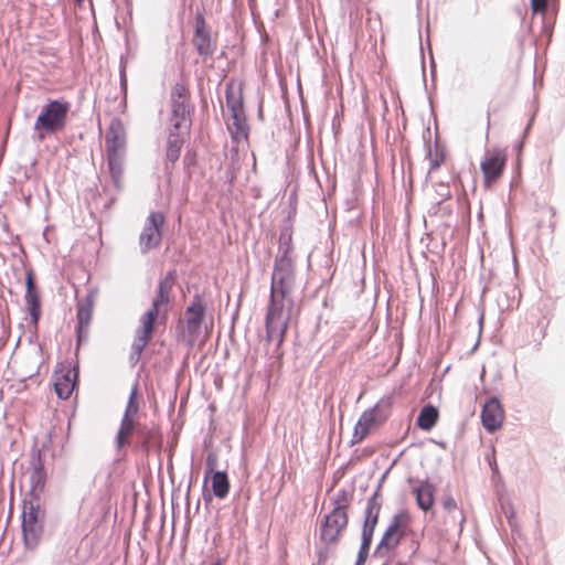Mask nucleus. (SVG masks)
I'll return each mask as SVG.
<instances>
[{
	"mask_svg": "<svg viewBox=\"0 0 565 565\" xmlns=\"http://www.w3.org/2000/svg\"><path fill=\"white\" fill-rule=\"evenodd\" d=\"M296 276V262L274 259L265 330L267 340H277V345L282 343L288 327L289 317L281 321L282 312L287 310L290 315L295 306Z\"/></svg>",
	"mask_w": 565,
	"mask_h": 565,
	"instance_id": "1",
	"label": "nucleus"
},
{
	"mask_svg": "<svg viewBox=\"0 0 565 565\" xmlns=\"http://www.w3.org/2000/svg\"><path fill=\"white\" fill-rule=\"evenodd\" d=\"M126 148V129L122 120L118 117L110 119L105 134V149L107 167L111 182L117 190L121 189L122 160Z\"/></svg>",
	"mask_w": 565,
	"mask_h": 565,
	"instance_id": "2",
	"label": "nucleus"
},
{
	"mask_svg": "<svg viewBox=\"0 0 565 565\" xmlns=\"http://www.w3.org/2000/svg\"><path fill=\"white\" fill-rule=\"evenodd\" d=\"M409 520V514L406 511H399L393 515L373 552V557H385L401 544L403 537L411 531Z\"/></svg>",
	"mask_w": 565,
	"mask_h": 565,
	"instance_id": "3",
	"label": "nucleus"
},
{
	"mask_svg": "<svg viewBox=\"0 0 565 565\" xmlns=\"http://www.w3.org/2000/svg\"><path fill=\"white\" fill-rule=\"evenodd\" d=\"M391 406V397H384L373 407L364 411L354 426L350 445L353 446L361 443L370 434L374 425L385 422L390 415Z\"/></svg>",
	"mask_w": 565,
	"mask_h": 565,
	"instance_id": "4",
	"label": "nucleus"
},
{
	"mask_svg": "<svg viewBox=\"0 0 565 565\" xmlns=\"http://www.w3.org/2000/svg\"><path fill=\"white\" fill-rule=\"evenodd\" d=\"M67 113V103L53 100L44 106L34 124V129L39 131V138L43 139L45 134H53L63 129L66 124Z\"/></svg>",
	"mask_w": 565,
	"mask_h": 565,
	"instance_id": "5",
	"label": "nucleus"
},
{
	"mask_svg": "<svg viewBox=\"0 0 565 565\" xmlns=\"http://www.w3.org/2000/svg\"><path fill=\"white\" fill-rule=\"evenodd\" d=\"M73 291L75 294V298L77 299V310H76V349L74 354L77 355V350L83 344H85L88 340L89 334V324L93 318V309H94V302L95 297L97 294L96 288L88 289L86 296L82 299H78V291L75 287V284L73 282Z\"/></svg>",
	"mask_w": 565,
	"mask_h": 565,
	"instance_id": "6",
	"label": "nucleus"
},
{
	"mask_svg": "<svg viewBox=\"0 0 565 565\" xmlns=\"http://www.w3.org/2000/svg\"><path fill=\"white\" fill-rule=\"evenodd\" d=\"M387 473L388 470L382 475L374 493L367 499L366 507L364 510V520L361 532V544L359 550L370 552L373 542L374 531L379 523L380 511L382 508V504L379 501L380 491L382 488V482L387 476Z\"/></svg>",
	"mask_w": 565,
	"mask_h": 565,
	"instance_id": "7",
	"label": "nucleus"
},
{
	"mask_svg": "<svg viewBox=\"0 0 565 565\" xmlns=\"http://www.w3.org/2000/svg\"><path fill=\"white\" fill-rule=\"evenodd\" d=\"M164 223V214L160 211H152L148 215L139 235V247L142 255L160 246L163 237Z\"/></svg>",
	"mask_w": 565,
	"mask_h": 565,
	"instance_id": "8",
	"label": "nucleus"
},
{
	"mask_svg": "<svg viewBox=\"0 0 565 565\" xmlns=\"http://www.w3.org/2000/svg\"><path fill=\"white\" fill-rule=\"evenodd\" d=\"M349 524V514L347 511H335L331 509L326 513L319 526V540L321 543H338L342 532Z\"/></svg>",
	"mask_w": 565,
	"mask_h": 565,
	"instance_id": "9",
	"label": "nucleus"
},
{
	"mask_svg": "<svg viewBox=\"0 0 565 565\" xmlns=\"http://www.w3.org/2000/svg\"><path fill=\"white\" fill-rule=\"evenodd\" d=\"M206 303L201 294L196 292L193 295L192 301L185 309V327H182V335L185 334L192 342L200 333L201 327L205 320ZM182 324V322H180Z\"/></svg>",
	"mask_w": 565,
	"mask_h": 565,
	"instance_id": "10",
	"label": "nucleus"
},
{
	"mask_svg": "<svg viewBox=\"0 0 565 565\" xmlns=\"http://www.w3.org/2000/svg\"><path fill=\"white\" fill-rule=\"evenodd\" d=\"M22 532L26 547L34 548L42 533V521L40 509L32 502L24 503L22 513Z\"/></svg>",
	"mask_w": 565,
	"mask_h": 565,
	"instance_id": "11",
	"label": "nucleus"
},
{
	"mask_svg": "<svg viewBox=\"0 0 565 565\" xmlns=\"http://www.w3.org/2000/svg\"><path fill=\"white\" fill-rule=\"evenodd\" d=\"M507 154L501 149L487 151L481 163L480 169L483 174V181L487 186L497 182L505 168Z\"/></svg>",
	"mask_w": 565,
	"mask_h": 565,
	"instance_id": "12",
	"label": "nucleus"
},
{
	"mask_svg": "<svg viewBox=\"0 0 565 565\" xmlns=\"http://www.w3.org/2000/svg\"><path fill=\"white\" fill-rule=\"evenodd\" d=\"M483 428L493 434L499 430L504 420V411L499 397L491 396L481 408L480 414Z\"/></svg>",
	"mask_w": 565,
	"mask_h": 565,
	"instance_id": "13",
	"label": "nucleus"
},
{
	"mask_svg": "<svg viewBox=\"0 0 565 565\" xmlns=\"http://www.w3.org/2000/svg\"><path fill=\"white\" fill-rule=\"evenodd\" d=\"M52 385L60 399L66 401L71 397V364L60 362L52 375Z\"/></svg>",
	"mask_w": 565,
	"mask_h": 565,
	"instance_id": "14",
	"label": "nucleus"
},
{
	"mask_svg": "<svg viewBox=\"0 0 565 565\" xmlns=\"http://www.w3.org/2000/svg\"><path fill=\"white\" fill-rule=\"evenodd\" d=\"M292 225L285 222L279 228L278 249L275 260L296 262L292 242Z\"/></svg>",
	"mask_w": 565,
	"mask_h": 565,
	"instance_id": "15",
	"label": "nucleus"
},
{
	"mask_svg": "<svg viewBox=\"0 0 565 565\" xmlns=\"http://www.w3.org/2000/svg\"><path fill=\"white\" fill-rule=\"evenodd\" d=\"M191 106L189 99H178L171 103V122L174 131L183 128L189 131L191 127L190 119Z\"/></svg>",
	"mask_w": 565,
	"mask_h": 565,
	"instance_id": "16",
	"label": "nucleus"
},
{
	"mask_svg": "<svg viewBox=\"0 0 565 565\" xmlns=\"http://www.w3.org/2000/svg\"><path fill=\"white\" fill-rule=\"evenodd\" d=\"M150 315L147 319H140V327L136 332V340L131 345V360L138 361L145 347L151 341L153 334V323L150 322Z\"/></svg>",
	"mask_w": 565,
	"mask_h": 565,
	"instance_id": "17",
	"label": "nucleus"
},
{
	"mask_svg": "<svg viewBox=\"0 0 565 565\" xmlns=\"http://www.w3.org/2000/svg\"><path fill=\"white\" fill-rule=\"evenodd\" d=\"M183 142L184 140L179 131H170L166 148V173L170 174L174 163L179 160Z\"/></svg>",
	"mask_w": 565,
	"mask_h": 565,
	"instance_id": "18",
	"label": "nucleus"
},
{
	"mask_svg": "<svg viewBox=\"0 0 565 565\" xmlns=\"http://www.w3.org/2000/svg\"><path fill=\"white\" fill-rule=\"evenodd\" d=\"M413 493L420 510L427 512L433 509L435 504V486L428 478L420 480L418 487L413 489Z\"/></svg>",
	"mask_w": 565,
	"mask_h": 565,
	"instance_id": "19",
	"label": "nucleus"
},
{
	"mask_svg": "<svg viewBox=\"0 0 565 565\" xmlns=\"http://www.w3.org/2000/svg\"><path fill=\"white\" fill-rule=\"evenodd\" d=\"M225 100L231 115L245 111L242 87L238 85L235 89V83L233 81L225 85Z\"/></svg>",
	"mask_w": 565,
	"mask_h": 565,
	"instance_id": "20",
	"label": "nucleus"
},
{
	"mask_svg": "<svg viewBox=\"0 0 565 565\" xmlns=\"http://www.w3.org/2000/svg\"><path fill=\"white\" fill-rule=\"evenodd\" d=\"M170 291L171 289L169 287H166L164 282L163 284H158V287H157V295L156 297L152 299V302H151V308L148 309L142 316L140 319H143L146 320L147 319V316L150 315V322L154 324L158 316H159V308L163 305H167L169 303L170 301Z\"/></svg>",
	"mask_w": 565,
	"mask_h": 565,
	"instance_id": "21",
	"label": "nucleus"
},
{
	"mask_svg": "<svg viewBox=\"0 0 565 565\" xmlns=\"http://www.w3.org/2000/svg\"><path fill=\"white\" fill-rule=\"evenodd\" d=\"M211 481V489L217 499H225L231 490V482L226 470L216 471L209 475Z\"/></svg>",
	"mask_w": 565,
	"mask_h": 565,
	"instance_id": "22",
	"label": "nucleus"
},
{
	"mask_svg": "<svg viewBox=\"0 0 565 565\" xmlns=\"http://www.w3.org/2000/svg\"><path fill=\"white\" fill-rule=\"evenodd\" d=\"M438 418V408L433 404L428 403L420 409L416 418V425L424 431H430L436 426Z\"/></svg>",
	"mask_w": 565,
	"mask_h": 565,
	"instance_id": "23",
	"label": "nucleus"
},
{
	"mask_svg": "<svg viewBox=\"0 0 565 565\" xmlns=\"http://www.w3.org/2000/svg\"><path fill=\"white\" fill-rule=\"evenodd\" d=\"M137 423L132 417L124 414L119 429L116 434L115 443L118 450L122 449L130 443V437L136 429Z\"/></svg>",
	"mask_w": 565,
	"mask_h": 565,
	"instance_id": "24",
	"label": "nucleus"
},
{
	"mask_svg": "<svg viewBox=\"0 0 565 565\" xmlns=\"http://www.w3.org/2000/svg\"><path fill=\"white\" fill-rule=\"evenodd\" d=\"M29 481L31 484V494L38 498L43 491L45 483V472L40 460L32 462V470L30 472Z\"/></svg>",
	"mask_w": 565,
	"mask_h": 565,
	"instance_id": "25",
	"label": "nucleus"
},
{
	"mask_svg": "<svg viewBox=\"0 0 565 565\" xmlns=\"http://www.w3.org/2000/svg\"><path fill=\"white\" fill-rule=\"evenodd\" d=\"M231 117L233 119V126L235 129L231 132L232 140L235 142H239L242 139L247 140L249 127L245 111L232 114Z\"/></svg>",
	"mask_w": 565,
	"mask_h": 565,
	"instance_id": "26",
	"label": "nucleus"
},
{
	"mask_svg": "<svg viewBox=\"0 0 565 565\" xmlns=\"http://www.w3.org/2000/svg\"><path fill=\"white\" fill-rule=\"evenodd\" d=\"M354 495V488L351 487L350 489L342 488L338 490L334 497L331 498L330 502L332 505V509L335 511H347L349 514V510L351 507V503L353 501Z\"/></svg>",
	"mask_w": 565,
	"mask_h": 565,
	"instance_id": "27",
	"label": "nucleus"
},
{
	"mask_svg": "<svg viewBox=\"0 0 565 565\" xmlns=\"http://www.w3.org/2000/svg\"><path fill=\"white\" fill-rule=\"evenodd\" d=\"M423 140H424V146H425L426 151H427V157L429 158V161H430V169L434 170V169L439 168L440 164L445 160V154H444L443 151H438V149H436V153H435V156H433V152H431V131H430L429 127L424 129V131H423Z\"/></svg>",
	"mask_w": 565,
	"mask_h": 565,
	"instance_id": "28",
	"label": "nucleus"
},
{
	"mask_svg": "<svg viewBox=\"0 0 565 565\" xmlns=\"http://www.w3.org/2000/svg\"><path fill=\"white\" fill-rule=\"evenodd\" d=\"M216 38H192V43L201 56H212L215 49Z\"/></svg>",
	"mask_w": 565,
	"mask_h": 565,
	"instance_id": "29",
	"label": "nucleus"
},
{
	"mask_svg": "<svg viewBox=\"0 0 565 565\" xmlns=\"http://www.w3.org/2000/svg\"><path fill=\"white\" fill-rule=\"evenodd\" d=\"M25 301L29 307L31 319L33 323H36L40 317V298L38 290L26 291Z\"/></svg>",
	"mask_w": 565,
	"mask_h": 565,
	"instance_id": "30",
	"label": "nucleus"
},
{
	"mask_svg": "<svg viewBox=\"0 0 565 565\" xmlns=\"http://www.w3.org/2000/svg\"><path fill=\"white\" fill-rule=\"evenodd\" d=\"M183 169L188 179H191L198 167V152L194 149H188L183 156Z\"/></svg>",
	"mask_w": 565,
	"mask_h": 565,
	"instance_id": "31",
	"label": "nucleus"
},
{
	"mask_svg": "<svg viewBox=\"0 0 565 565\" xmlns=\"http://www.w3.org/2000/svg\"><path fill=\"white\" fill-rule=\"evenodd\" d=\"M484 459L491 469L492 481L500 482L502 480V478H501V473H500V470H499V467L497 463V459H495V449L491 448V450L486 454Z\"/></svg>",
	"mask_w": 565,
	"mask_h": 565,
	"instance_id": "32",
	"label": "nucleus"
},
{
	"mask_svg": "<svg viewBox=\"0 0 565 565\" xmlns=\"http://www.w3.org/2000/svg\"><path fill=\"white\" fill-rule=\"evenodd\" d=\"M125 53L120 55L119 63H125V66H127L136 57L137 47L130 42L129 38H125Z\"/></svg>",
	"mask_w": 565,
	"mask_h": 565,
	"instance_id": "33",
	"label": "nucleus"
},
{
	"mask_svg": "<svg viewBox=\"0 0 565 565\" xmlns=\"http://www.w3.org/2000/svg\"><path fill=\"white\" fill-rule=\"evenodd\" d=\"M137 390H138V383H136L130 392V395H129V398H128V403H127V406H126V409H125V413L124 414H127L128 417H132L131 415L132 414H136L138 411H139V404L136 399V395H137Z\"/></svg>",
	"mask_w": 565,
	"mask_h": 565,
	"instance_id": "34",
	"label": "nucleus"
},
{
	"mask_svg": "<svg viewBox=\"0 0 565 565\" xmlns=\"http://www.w3.org/2000/svg\"><path fill=\"white\" fill-rule=\"evenodd\" d=\"M217 465V456L214 452H209L205 459L204 478L205 483H209V475L216 472L215 467Z\"/></svg>",
	"mask_w": 565,
	"mask_h": 565,
	"instance_id": "35",
	"label": "nucleus"
},
{
	"mask_svg": "<svg viewBox=\"0 0 565 565\" xmlns=\"http://www.w3.org/2000/svg\"><path fill=\"white\" fill-rule=\"evenodd\" d=\"M241 166L227 164L226 170L224 172L225 181L230 184H233L237 178V172L239 171Z\"/></svg>",
	"mask_w": 565,
	"mask_h": 565,
	"instance_id": "36",
	"label": "nucleus"
},
{
	"mask_svg": "<svg viewBox=\"0 0 565 565\" xmlns=\"http://www.w3.org/2000/svg\"><path fill=\"white\" fill-rule=\"evenodd\" d=\"M548 0H531V8L534 13H545Z\"/></svg>",
	"mask_w": 565,
	"mask_h": 565,
	"instance_id": "37",
	"label": "nucleus"
},
{
	"mask_svg": "<svg viewBox=\"0 0 565 565\" xmlns=\"http://www.w3.org/2000/svg\"><path fill=\"white\" fill-rule=\"evenodd\" d=\"M178 99H188L186 90L183 86L177 84L171 92V102Z\"/></svg>",
	"mask_w": 565,
	"mask_h": 565,
	"instance_id": "38",
	"label": "nucleus"
},
{
	"mask_svg": "<svg viewBox=\"0 0 565 565\" xmlns=\"http://www.w3.org/2000/svg\"><path fill=\"white\" fill-rule=\"evenodd\" d=\"M177 279V270L175 269H171L169 270L166 276L163 278H161L159 280L158 284H163L166 285V287H169L170 289L172 288V285L174 284Z\"/></svg>",
	"mask_w": 565,
	"mask_h": 565,
	"instance_id": "39",
	"label": "nucleus"
},
{
	"mask_svg": "<svg viewBox=\"0 0 565 565\" xmlns=\"http://www.w3.org/2000/svg\"><path fill=\"white\" fill-rule=\"evenodd\" d=\"M215 495L213 494V490H209L207 488V483H205V479H203V483H202V498L204 500L205 503H211L213 498Z\"/></svg>",
	"mask_w": 565,
	"mask_h": 565,
	"instance_id": "40",
	"label": "nucleus"
},
{
	"mask_svg": "<svg viewBox=\"0 0 565 565\" xmlns=\"http://www.w3.org/2000/svg\"><path fill=\"white\" fill-rule=\"evenodd\" d=\"M25 285H26V291H31V290H35L36 289L34 273L32 270H28L26 271Z\"/></svg>",
	"mask_w": 565,
	"mask_h": 565,
	"instance_id": "41",
	"label": "nucleus"
},
{
	"mask_svg": "<svg viewBox=\"0 0 565 565\" xmlns=\"http://www.w3.org/2000/svg\"><path fill=\"white\" fill-rule=\"evenodd\" d=\"M443 507L446 511H452L456 509L457 503L451 495H446L443 498Z\"/></svg>",
	"mask_w": 565,
	"mask_h": 565,
	"instance_id": "42",
	"label": "nucleus"
},
{
	"mask_svg": "<svg viewBox=\"0 0 565 565\" xmlns=\"http://www.w3.org/2000/svg\"><path fill=\"white\" fill-rule=\"evenodd\" d=\"M79 382L78 362L73 360V392L77 388Z\"/></svg>",
	"mask_w": 565,
	"mask_h": 565,
	"instance_id": "43",
	"label": "nucleus"
},
{
	"mask_svg": "<svg viewBox=\"0 0 565 565\" xmlns=\"http://www.w3.org/2000/svg\"><path fill=\"white\" fill-rule=\"evenodd\" d=\"M126 70H127V66H125V63H119V79H120V87L122 89H126V87H127Z\"/></svg>",
	"mask_w": 565,
	"mask_h": 565,
	"instance_id": "44",
	"label": "nucleus"
},
{
	"mask_svg": "<svg viewBox=\"0 0 565 565\" xmlns=\"http://www.w3.org/2000/svg\"><path fill=\"white\" fill-rule=\"evenodd\" d=\"M228 164L239 166V152L237 147L230 149V162Z\"/></svg>",
	"mask_w": 565,
	"mask_h": 565,
	"instance_id": "45",
	"label": "nucleus"
},
{
	"mask_svg": "<svg viewBox=\"0 0 565 565\" xmlns=\"http://www.w3.org/2000/svg\"><path fill=\"white\" fill-rule=\"evenodd\" d=\"M426 46L429 50V54H430V73H431V77L434 79L435 75H436V64H435V61H434V57H433L430 38H426Z\"/></svg>",
	"mask_w": 565,
	"mask_h": 565,
	"instance_id": "46",
	"label": "nucleus"
},
{
	"mask_svg": "<svg viewBox=\"0 0 565 565\" xmlns=\"http://www.w3.org/2000/svg\"><path fill=\"white\" fill-rule=\"evenodd\" d=\"M369 554H370L369 551L359 550L354 565H364V563L366 562V559L369 557Z\"/></svg>",
	"mask_w": 565,
	"mask_h": 565,
	"instance_id": "47",
	"label": "nucleus"
},
{
	"mask_svg": "<svg viewBox=\"0 0 565 565\" xmlns=\"http://www.w3.org/2000/svg\"><path fill=\"white\" fill-rule=\"evenodd\" d=\"M446 189H447L446 185H441V191L439 192V195L445 199H449L451 194L448 190L445 192L444 190H446Z\"/></svg>",
	"mask_w": 565,
	"mask_h": 565,
	"instance_id": "48",
	"label": "nucleus"
},
{
	"mask_svg": "<svg viewBox=\"0 0 565 565\" xmlns=\"http://www.w3.org/2000/svg\"><path fill=\"white\" fill-rule=\"evenodd\" d=\"M419 50H420V54H422V60L424 61V43H423V36H419Z\"/></svg>",
	"mask_w": 565,
	"mask_h": 565,
	"instance_id": "49",
	"label": "nucleus"
},
{
	"mask_svg": "<svg viewBox=\"0 0 565 565\" xmlns=\"http://www.w3.org/2000/svg\"><path fill=\"white\" fill-rule=\"evenodd\" d=\"M212 565H224V561H223V558H217V559H215V561L213 562V564H212Z\"/></svg>",
	"mask_w": 565,
	"mask_h": 565,
	"instance_id": "50",
	"label": "nucleus"
},
{
	"mask_svg": "<svg viewBox=\"0 0 565 565\" xmlns=\"http://www.w3.org/2000/svg\"><path fill=\"white\" fill-rule=\"evenodd\" d=\"M532 122H533V117L529 120V122H527V125H526V127H525V130H524L525 132H527V131H529V129H530V128H531V126H532Z\"/></svg>",
	"mask_w": 565,
	"mask_h": 565,
	"instance_id": "51",
	"label": "nucleus"
},
{
	"mask_svg": "<svg viewBox=\"0 0 565 565\" xmlns=\"http://www.w3.org/2000/svg\"><path fill=\"white\" fill-rule=\"evenodd\" d=\"M514 516L513 510L510 512V514H507V519L509 520V523H511V519Z\"/></svg>",
	"mask_w": 565,
	"mask_h": 565,
	"instance_id": "52",
	"label": "nucleus"
},
{
	"mask_svg": "<svg viewBox=\"0 0 565 565\" xmlns=\"http://www.w3.org/2000/svg\"><path fill=\"white\" fill-rule=\"evenodd\" d=\"M260 39H262V42H263V43H267V41H268L270 38L262 36Z\"/></svg>",
	"mask_w": 565,
	"mask_h": 565,
	"instance_id": "53",
	"label": "nucleus"
},
{
	"mask_svg": "<svg viewBox=\"0 0 565 565\" xmlns=\"http://www.w3.org/2000/svg\"><path fill=\"white\" fill-rule=\"evenodd\" d=\"M78 2V4H82L85 0H76ZM89 4H92V1L88 0Z\"/></svg>",
	"mask_w": 565,
	"mask_h": 565,
	"instance_id": "54",
	"label": "nucleus"
},
{
	"mask_svg": "<svg viewBox=\"0 0 565 565\" xmlns=\"http://www.w3.org/2000/svg\"><path fill=\"white\" fill-rule=\"evenodd\" d=\"M318 40H319V42L323 45V40H324V38L319 36V38H318Z\"/></svg>",
	"mask_w": 565,
	"mask_h": 565,
	"instance_id": "55",
	"label": "nucleus"
},
{
	"mask_svg": "<svg viewBox=\"0 0 565 565\" xmlns=\"http://www.w3.org/2000/svg\"><path fill=\"white\" fill-rule=\"evenodd\" d=\"M76 398H77V395H75V397H73V403L76 401ZM72 414H73V415L75 414V411H74V409L72 411Z\"/></svg>",
	"mask_w": 565,
	"mask_h": 565,
	"instance_id": "56",
	"label": "nucleus"
},
{
	"mask_svg": "<svg viewBox=\"0 0 565 565\" xmlns=\"http://www.w3.org/2000/svg\"><path fill=\"white\" fill-rule=\"evenodd\" d=\"M67 427L70 428L71 427V417L68 418L67 420Z\"/></svg>",
	"mask_w": 565,
	"mask_h": 565,
	"instance_id": "57",
	"label": "nucleus"
},
{
	"mask_svg": "<svg viewBox=\"0 0 565 565\" xmlns=\"http://www.w3.org/2000/svg\"><path fill=\"white\" fill-rule=\"evenodd\" d=\"M438 445H440L441 447L445 448V443L441 441V443H438Z\"/></svg>",
	"mask_w": 565,
	"mask_h": 565,
	"instance_id": "58",
	"label": "nucleus"
},
{
	"mask_svg": "<svg viewBox=\"0 0 565 565\" xmlns=\"http://www.w3.org/2000/svg\"><path fill=\"white\" fill-rule=\"evenodd\" d=\"M383 565H386V564H383Z\"/></svg>",
	"mask_w": 565,
	"mask_h": 565,
	"instance_id": "59",
	"label": "nucleus"
}]
</instances>
